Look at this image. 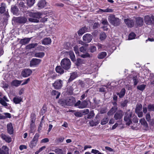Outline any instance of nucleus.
<instances>
[{
    "mask_svg": "<svg viewBox=\"0 0 154 154\" xmlns=\"http://www.w3.org/2000/svg\"><path fill=\"white\" fill-rule=\"evenodd\" d=\"M37 43H31L27 45L26 47V50L34 48L38 45Z\"/></svg>",
    "mask_w": 154,
    "mask_h": 154,
    "instance_id": "obj_25",
    "label": "nucleus"
},
{
    "mask_svg": "<svg viewBox=\"0 0 154 154\" xmlns=\"http://www.w3.org/2000/svg\"><path fill=\"white\" fill-rule=\"evenodd\" d=\"M7 128L8 133L10 134H12L13 132V128L12 124L11 123L8 124L7 125Z\"/></svg>",
    "mask_w": 154,
    "mask_h": 154,
    "instance_id": "obj_21",
    "label": "nucleus"
},
{
    "mask_svg": "<svg viewBox=\"0 0 154 154\" xmlns=\"http://www.w3.org/2000/svg\"><path fill=\"white\" fill-rule=\"evenodd\" d=\"M69 55L72 61H74L75 60V56L73 51H70L69 52Z\"/></svg>",
    "mask_w": 154,
    "mask_h": 154,
    "instance_id": "obj_40",
    "label": "nucleus"
},
{
    "mask_svg": "<svg viewBox=\"0 0 154 154\" xmlns=\"http://www.w3.org/2000/svg\"><path fill=\"white\" fill-rule=\"evenodd\" d=\"M99 122L97 121L96 122H94V121L92 120L91 121L89 122V124L91 126H96L99 124Z\"/></svg>",
    "mask_w": 154,
    "mask_h": 154,
    "instance_id": "obj_47",
    "label": "nucleus"
},
{
    "mask_svg": "<svg viewBox=\"0 0 154 154\" xmlns=\"http://www.w3.org/2000/svg\"><path fill=\"white\" fill-rule=\"evenodd\" d=\"M96 50V47L93 46L91 47L90 50L91 52H95Z\"/></svg>",
    "mask_w": 154,
    "mask_h": 154,
    "instance_id": "obj_57",
    "label": "nucleus"
},
{
    "mask_svg": "<svg viewBox=\"0 0 154 154\" xmlns=\"http://www.w3.org/2000/svg\"><path fill=\"white\" fill-rule=\"evenodd\" d=\"M146 119L148 122L151 123L150 116L149 113H148L146 114Z\"/></svg>",
    "mask_w": 154,
    "mask_h": 154,
    "instance_id": "obj_51",
    "label": "nucleus"
},
{
    "mask_svg": "<svg viewBox=\"0 0 154 154\" xmlns=\"http://www.w3.org/2000/svg\"><path fill=\"white\" fill-rule=\"evenodd\" d=\"M41 60L36 58H33L30 61V65L31 66H36L38 65L41 62Z\"/></svg>",
    "mask_w": 154,
    "mask_h": 154,
    "instance_id": "obj_16",
    "label": "nucleus"
},
{
    "mask_svg": "<svg viewBox=\"0 0 154 154\" xmlns=\"http://www.w3.org/2000/svg\"><path fill=\"white\" fill-rule=\"evenodd\" d=\"M136 113L137 114V115L138 117H141L143 116V114L142 112L138 111L137 112H136Z\"/></svg>",
    "mask_w": 154,
    "mask_h": 154,
    "instance_id": "obj_63",
    "label": "nucleus"
},
{
    "mask_svg": "<svg viewBox=\"0 0 154 154\" xmlns=\"http://www.w3.org/2000/svg\"><path fill=\"white\" fill-rule=\"evenodd\" d=\"M27 14L29 17L38 19H39L41 18V16L42 15V14L39 12L35 13L28 12Z\"/></svg>",
    "mask_w": 154,
    "mask_h": 154,
    "instance_id": "obj_5",
    "label": "nucleus"
},
{
    "mask_svg": "<svg viewBox=\"0 0 154 154\" xmlns=\"http://www.w3.org/2000/svg\"><path fill=\"white\" fill-rule=\"evenodd\" d=\"M11 10L12 12L14 14L17 15L18 14V9L16 6H12Z\"/></svg>",
    "mask_w": 154,
    "mask_h": 154,
    "instance_id": "obj_28",
    "label": "nucleus"
},
{
    "mask_svg": "<svg viewBox=\"0 0 154 154\" xmlns=\"http://www.w3.org/2000/svg\"><path fill=\"white\" fill-rule=\"evenodd\" d=\"M99 152L100 151L98 150L94 149H92L91 150V152L94 153V154H98L99 153Z\"/></svg>",
    "mask_w": 154,
    "mask_h": 154,
    "instance_id": "obj_64",
    "label": "nucleus"
},
{
    "mask_svg": "<svg viewBox=\"0 0 154 154\" xmlns=\"http://www.w3.org/2000/svg\"><path fill=\"white\" fill-rule=\"evenodd\" d=\"M22 80H13L11 83V85L12 86H14L16 87L19 86L22 82Z\"/></svg>",
    "mask_w": 154,
    "mask_h": 154,
    "instance_id": "obj_19",
    "label": "nucleus"
},
{
    "mask_svg": "<svg viewBox=\"0 0 154 154\" xmlns=\"http://www.w3.org/2000/svg\"><path fill=\"white\" fill-rule=\"evenodd\" d=\"M102 21V23L103 25L106 26L108 24V22L106 19H103Z\"/></svg>",
    "mask_w": 154,
    "mask_h": 154,
    "instance_id": "obj_56",
    "label": "nucleus"
},
{
    "mask_svg": "<svg viewBox=\"0 0 154 154\" xmlns=\"http://www.w3.org/2000/svg\"><path fill=\"white\" fill-rule=\"evenodd\" d=\"M30 81L29 78H28L24 81V82L21 84L22 85H23L27 84Z\"/></svg>",
    "mask_w": 154,
    "mask_h": 154,
    "instance_id": "obj_60",
    "label": "nucleus"
},
{
    "mask_svg": "<svg viewBox=\"0 0 154 154\" xmlns=\"http://www.w3.org/2000/svg\"><path fill=\"white\" fill-rule=\"evenodd\" d=\"M136 23L137 26H141L143 23V19L141 17H137L136 18Z\"/></svg>",
    "mask_w": 154,
    "mask_h": 154,
    "instance_id": "obj_23",
    "label": "nucleus"
},
{
    "mask_svg": "<svg viewBox=\"0 0 154 154\" xmlns=\"http://www.w3.org/2000/svg\"><path fill=\"white\" fill-rule=\"evenodd\" d=\"M51 95L53 96L57 95V96L56 97V98L57 99H58L60 95V93H59L57 91L54 90L52 91L51 92Z\"/></svg>",
    "mask_w": 154,
    "mask_h": 154,
    "instance_id": "obj_35",
    "label": "nucleus"
},
{
    "mask_svg": "<svg viewBox=\"0 0 154 154\" xmlns=\"http://www.w3.org/2000/svg\"><path fill=\"white\" fill-rule=\"evenodd\" d=\"M75 98L72 97H69L66 99L67 106H72L75 103Z\"/></svg>",
    "mask_w": 154,
    "mask_h": 154,
    "instance_id": "obj_10",
    "label": "nucleus"
},
{
    "mask_svg": "<svg viewBox=\"0 0 154 154\" xmlns=\"http://www.w3.org/2000/svg\"><path fill=\"white\" fill-rule=\"evenodd\" d=\"M14 21L18 23H24L27 21V19L24 17H15Z\"/></svg>",
    "mask_w": 154,
    "mask_h": 154,
    "instance_id": "obj_7",
    "label": "nucleus"
},
{
    "mask_svg": "<svg viewBox=\"0 0 154 154\" xmlns=\"http://www.w3.org/2000/svg\"><path fill=\"white\" fill-rule=\"evenodd\" d=\"M86 49L84 46H82L80 48V51L83 53L86 51Z\"/></svg>",
    "mask_w": 154,
    "mask_h": 154,
    "instance_id": "obj_59",
    "label": "nucleus"
},
{
    "mask_svg": "<svg viewBox=\"0 0 154 154\" xmlns=\"http://www.w3.org/2000/svg\"><path fill=\"white\" fill-rule=\"evenodd\" d=\"M148 110L149 111H154V105L153 104H149L148 106Z\"/></svg>",
    "mask_w": 154,
    "mask_h": 154,
    "instance_id": "obj_49",
    "label": "nucleus"
},
{
    "mask_svg": "<svg viewBox=\"0 0 154 154\" xmlns=\"http://www.w3.org/2000/svg\"><path fill=\"white\" fill-rule=\"evenodd\" d=\"M106 52H102L98 55V57L99 59H103L106 55Z\"/></svg>",
    "mask_w": 154,
    "mask_h": 154,
    "instance_id": "obj_38",
    "label": "nucleus"
},
{
    "mask_svg": "<svg viewBox=\"0 0 154 154\" xmlns=\"http://www.w3.org/2000/svg\"><path fill=\"white\" fill-rule=\"evenodd\" d=\"M89 112V110L88 109H84L82 111V113L83 114V115H86L88 114Z\"/></svg>",
    "mask_w": 154,
    "mask_h": 154,
    "instance_id": "obj_58",
    "label": "nucleus"
},
{
    "mask_svg": "<svg viewBox=\"0 0 154 154\" xmlns=\"http://www.w3.org/2000/svg\"><path fill=\"white\" fill-rule=\"evenodd\" d=\"M117 110V108L116 107H112L111 109L108 112L107 114L108 115H112Z\"/></svg>",
    "mask_w": 154,
    "mask_h": 154,
    "instance_id": "obj_34",
    "label": "nucleus"
},
{
    "mask_svg": "<svg viewBox=\"0 0 154 154\" xmlns=\"http://www.w3.org/2000/svg\"><path fill=\"white\" fill-rule=\"evenodd\" d=\"M123 113L121 110L117 112L115 114L114 117L116 120H120L122 117Z\"/></svg>",
    "mask_w": 154,
    "mask_h": 154,
    "instance_id": "obj_14",
    "label": "nucleus"
},
{
    "mask_svg": "<svg viewBox=\"0 0 154 154\" xmlns=\"http://www.w3.org/2000/svg\"><path fill=\"white\" fill-rule=\"evenodd\" d=\"M136 35L135 34L131 32L130 33L128 36V39L129 40H132L135 38Z\"/></svg>",
    "mask_w": 154,
    "mask_h": 154,
    "instance_id": "obj_43",
    "label": "nucleus"
},
{
    "mask_svg": "<svg viewBox=\"0 0 154 154\" xmlns=\"http://www.w3.org/2000/svg\"><path fill=\"white\" fill-rule=\"evenodd\" d=\"M2 138L7 142L9 143L11 141V138L9 136L2 134L1 135Z\"/></svg>",
    "mask_w": 154,
    "mask_h": 154,
    "instance_id": "obj_20",
    "label": "nucleus"
},
{
    "mask_svg": "<svg viewBox=\"0 0 154 154\" xmlns=\"http://www.w3.org/2000/svg\"><path fill=\"white\" fill-rule=\"evenodd\" d=\"M45 54L43 52H36L34 56L35 57L42 58L45 56Z\"/></svg>",
    "mask_w": 154,
    "mask_h": 154,
    "instance_id": "obj_31",
    "label": "nucleus"
},
{
    "mask_svg": "<svg viewBox=\"0 0 154 154\" xmlns=\"http://www.w3.org/2000/svg\"><path fill=\"white\" fill-rule=\"evenodd\" d=\"M0 154H9V149L6 146H3L0 148Z\"/></svg>",
    "mask_w": 154,
    "mask_h": 154,
    "instance_id": "obj_15",
    "label": "nucleus"
},
{
    "mask_svg": "<svg viewBox=\"0 0 154 154\" xmlns=\"http://www.w3.org/2000/svg\"><path fill=\"white\" fill-rule=\"evenodd\" d=\"M37 5L40 8H42L46 6V2L45 0H41L38 2Z\"/></svg>",
    "mask_w": 154,
    "mask_h": 154,
    "instance_id": "obj_18",
    "label": "nucleus"
},
{
    "mask_svg": "<svg viewBox=\"0 0 154 154\" xmlns=\"http://www.w3.org/2000/svg\"><path fill=\"white\" fill-rule=\"evenodd\" d=\"M64 4L62 3H57L55 5V6L57 7H63L64 6Z\"/></svg>",
    "mask_w": 154,
    "mask_h": 154,
    "instance_id": "obj_62",
    "label": "nucleus"
},
{
    "mask_svg": "<svg viewBox=\"0 0 154 154\" xmlns=\"http://www.w3.org/2000/svg\"><path fill=\"white\" fill-rule=\"evenodd\" d=\"M1 6L0 7V13L3 14L5 13L4 15L5 16V18L9 17L8 10L6 9V5L5 3H2L1 4Z\"/></svg>",
    "mask_w": 154,
    "mask_h": 154,
    "instance_id": "obj_3",
    "label": "nucleus"
},
{
    "mask_svg": "<svg viewBox=\"0 0 154 154\" xmlns=\"http://www.w3.org/2000/svg\"><path fill=\"white\" fill-rule=\"evenodd\" d=\"M74 114L75 116L79 117H81L83 116V114L79 112H75L74 113Z\"/></svg>",
    "mask_w": 154,
    "mask_h": 154,
    "instance_id": "obj_54",
    "label": "nucleus"
},
{
    "mask_svg": "<svg viewBox=\"0 0 154 154\" xmlns=\"http://www.w3.org/2000/svg\"><path fill=\"white\" fill-rule=\"evenodd\" d=\"M133 79L134 85H136L138 82V80L137 79V76H134L133 77Z\"/></svg>",
    "mask_w": 154,
    "mask_h": 154,
    "instance_id": "obj_53",
    "label": "nucleus"
},
{
    "mask_svg": "<svg viewBox=\"0 0 154 154\" xmlns=\"http://www.w3.org/2000/svg\"><path fill=\"white\" fill-rule=\"evenodd\" d=\"M59 103L63 106H65L66 105H67L66 99H61L59 100Z\"/></svg>",
    "mask_w": 154,
    "mask_h": 154,
    "instance_id": "obj_41",
    "label": "nucleus"
},
{
    "mask_svg": "<svg viewBox=\"0 0 154 154\" xmlns=\"http://www.w3.org/2000/svg\"><path fill=\"white\" fill-rule=\"evenodd\" d=\"M87 105V102L85 100L83 101L79 107V108L83 109L85 108Z\"/></svg>",
    "mask_w": 154,
    "mask_h": 154,
    "instance_id": "obj_37",
    "label": "nucleus"
},
{
    "mask_svg": "<svg viewBox=\"0 0 154 154\" xmlns=\"http://www.w3.org/2000/svg\"><path fill=\"white\" fill-rule=\"evenodd\" d=\"M29 21L33 23H38L39 20L38 19L33 18H30L28 19Z\"/></svg>",
    "mask_w": 154,
    "mask_h": 154,
    "instance_id": "obj_48",
    "label": "nucleus"
},
{
    "mask_svg": "<svg viewBox=\"0 0 154 154\" xmlns=\"http://www.w3.org/2000/svg\"><path fill=\"white\" fill-rule=\"evenodd\" d=\"M81 57L83 58H86L87 57H90L91 56L88 53H86L85 54L81 55Z\"/></svg>",
    "mask_w": 154,
    "mask_h": 154,
    "instance_id": "obj_55",
    "label": "nucleus"
},
{
    "mask_svg": "<svg viewBox=\"0 0 154 154\" xmlns=\"http://www.w3.org/2000/svg\"><path fill=\"white\" fill-rule=\"evenodd\" d=\"M56 71L57 73L60 74L64 73V70L60 66H58L56 68Z\"/></svg>",
    "mask_w": 154,
    "mask_h": 154,
    "instance_id": "obj_32",
    "label": "nucleus"
},
{
    "mask_svg": "<svg viewBox=\"0 0 154 154\" xmlns=\"http://www.w3.org/2000/svg\"><path fill=\"white\" fill-rule=\"evenodd\" d=\"M53 86L56 89H60L62 86V81L60 80H58L53 84Z\"/></svg>",
    "mask_w": 154,
    "mask_h": 154,
    "instance_id": "obj_11",
    "label": "nucleus"
},
{
    "mask_svg": "<svg viewBox=\"0 0 154 154\" xmlns=\"http://www.w3.org/2000/svg\"><path fill=\"white\" fill-rule=\"evenodd\" d=\"M14 102L16 104L19 103L22 100V98L21 97H16L13 98Z\"/></svg>",
    "mask_w": 154,
    "mask_h": 154,
    "instance_id": "obj_26",
    "label": "nucleus"
},
{
    "mask_svg": "<svg viewBox=\"0 0 154 154\" xmlns=\"http://www.w3.org/2000/svg\"><path fill=\"white\" fill-rule=\"evenodd\" d=\"M31 40V38H25L21 39L20 43L22 45H25L28 43Z\"/></svg>",
    "mask_w": 154,
    "mask_h": 154,
    "instance_id": "obj_22",
    "label": "nucleus"
},
{
    "mask_svg": "<svg viewBox=\"0 0 154 154\" xmlns=\"http://www.w3.org/2000/svg\"><path fill=\"white\" fill-rule=\"evenodd\" d=\"M108 20L109 22L114 26H117L120 24L119 19L113 15H111L108 16Z\"/></svg>",
    "mask_w": 154,
    "mask_h": 154,
    "instance_id": "obj_1",
    "label": "nucleus"
},
{
    "mask_svg": "<svg viewBox=\"0 0 154 154\" xmlns=\"http://www.w3.org/2000/svg\"><path fill=\"white\" fill-rule=\"evenodd\" d=\"M78 76L77 72H74L73 73H71V75L70 78L69 79V81L70 82L74 79H75Z\"/></svg>",
    "mask_w": 154,
    "mask_h": 154,
    "instance_id": "obj_30",
    "label": "nucleus"
},
{
    "mask_svg": "<svg viewBox=\"0 0 154 154\" xmlns=\"http://www.w3.org/2000/svg\"><path fill=\"white\" fill-rule=\"evenodd\" d=\"M132 112L128 111L125 113V116L124 117V120L126 122V124L129 125L132 123L131 118L132 116Z\"/></svg>",
    "mask_w": 154,
    "mask_h": 154,
    "instance_id": "obj_4",
    "label": "nucleus"
},
{
    "mask_svg": "<svg viewBox=\"0 0 154 154\" xmlns=\"http://www.w3.org/2000/svg\"><path fill=\"white\" fill-rule=\"evenodd\" d=\"M142 105L141 104H138L137 105L135 109V112H137L141 110L142 109Z\"/></svg>",
    "mask_w": 154,
    "mask_h": 154,
    "instance_id": "obj_46",
    "label": "nucleus"
},
{
    "mask_svg": "<svg viewBox=\"0 0 154 154\" xmlns=\"http://www.w3.org/2000/svg\"><path fill=\"white\" fill-rule=\"evenodd\" d=\"M94 114L93 111H91L90 112L88 115L87 118L91 119L94 116Z\"/></svg>",
    "mask_w": 154,
    "mask_h": 154,
    "instance_id": "obj_50",
    "label": "nucleus"
},
{
    "mask_svg": "<svg viewBox=\"0 0 154 154\" xmlns=\"http://www.w3.org/2000/svg\"><path fill=\"white\" fill-rule=\"evenodd\" d=\"M54 151L57 154H63L62 150L60 149H56L54 150Z\"/></svg>",
    "mask_w": 154,
    "mask_h": 154,
    "instance_id": "obj_42",
    "label": "nucleus"
},
{
    "mask_svg": "<svg viewBox=\"0 0 154 154\" xmlns=\"http://www.w3.org/2000/svg\"><path fill=\"white\" fill-rule=\"evenodd\" d=\"M109 121V119L107 117H105L103 119L101 122L100 124L103 125L107 123Z\"/></svg>",
    "mask_w": 154,
    "mask_h": 154,
    "instance_id": "obj_39",
    "label": "nucleus"
},
{
    "mask_svg": "<svg viewBox=\"0 0 154 154\" xmlns=\"http://www.w3.org/2000/svg\"><path fill=\"white\" fill-rule=\"evenodd\" d=\"M124 22L128 27H132L134 25V21L131 18H127L124 19Z\"/></svg>",
    "mask_w": 154,
    "mask_h": 154,
    "instance_id": "obj_6",
    "label": "nucleus"
},
{
    "mask_svg": "<svg viewBox=\"0 0 154 154\" xmlns=\"http://www.w3.org/2000/svg\"><path fill=\"white\" fill-rule=\"evenodd\" d=\"M106 35L104 32H102L100 34V38L101 40H104L106 38Z\"/></svg>",
    "mask_w": 154,
    "mask_h": 154,
    "instance_id": "obj_45",
    "label": "nucleus"
},
{
    "mask_svg": "<svg viewBox=\"0 0 154 154\" xmlns=\"http://www.w3.org/2000/svg\"><path fill=\"white\" fill-rule=\"evenodd\" d=\"M88 31L87 28L86 27H83L80 29L78 31V33L79 35H82L84 33Z\"/></svg>",
    "mask_w": 154,
    "mask_h": 154,
    "instance_id": "obj_24",
    "label": "nucleus"
},
{
    "mask_svg": "<svg viewBox=\"0 0 154 154\" xmlns=\"http://www.w3.org/2000/svg\"><path fill=\"white\" fill-rule=\"evenodd\" d=\"M146 85L144 84L137 86V89L141 91H143L145 88Z\"/></svg>",
    "mask_w": 154,
    "mask_h": 154,
    "instance_id": "obj_44",
    "label": "nucleus"
},
{
    "mask_svg": "<svg viewBox=\"0 0 154 154\" xmlns=\"http://www.w3.org/2000/svg\"><path fill=\"white\" fill-rule=\"evenodd\" d=\"M125 92V89L124 88H123L120 93H118L117 94V95L119 96L120 98H122L124 96Z\"/></svg>",
    "mask_w": 154,
    "mask_h": 154,
    "instance_id": "obj_36",
    "label": "nucleus"
},
{
    "mask_svg": "<svg viewBox=\"0 0 154 154\" xmlns=\"http://www.w3.org/2000/svg\"><path fill=\"white\" fill-rule=\"evenodd\" d=\"M96 46L98 47V49L100 50L102 49L104 50L105 48V46L100 44H97Z\"/></svg>",
    "mask_w": 154,
    "mask_h": 154,
    "instance_id": "obj_52",
    "label": "nucleus"
},
{
    "mask_svg": "<svg viewBox=\"0 0 154 154\" xmlns=\"http://www.w3.org/2000/svg\"><path fill=\"white\" fill-rule=\"evenodd\" d=\"M144 20L146 24L150 25L152 23H154V16H152L150 17L148 15L146 16L145 17Z\"/></svg>",
    "mask_w": 154,
    "mask_h": 154,
    "instance_id": "obj_9",
    "label": "nucleus"
},
{
    "mask_svg": "<svg viewBox=\"0 0 154 154\" xmlns=\"http://www.w3.org/2000/svg\"><path fill=\"white\" fill-rule=\"evenodd\" d=\"M32 71L29 69H25L21 72V75L24 77H26L29 76L32 73Z\"/></svg>",
    "mask_w": 154,
    "mask_h": 154,
    "instance_id": "obj_12",
    "label": "nucleus"
},
{
    "mask_svg": "<svg viewBox=\"0 0 154 154\" xmlns=\"http://www.w3.org/2000/svg\"><path fill=\"white\" fill-rule=\"evenodd\" d=\"M76 54H79V52L78 50V47L77 46H75L73 48Z\"/></svg>",
    "mask_w": 154,
    "mask_h": 154,
    "instance_id": "obj_61",
    "label": "nucleus"
},
{
    "mask_svg": "<svg viewBox=\"0 0 154 154\" xmlns=\"http://www.w3.org/2000/svg\"><path fill=\"white\" fill-rule=\"evenodd\" d=\"M25 3H27L28 6L31 7L35 3V0H24Z\"/></svg>",
    "mask_w": 154,
    "mask_h": 154,
    "instance_id": "obj_29",
    "label": "nucleus"
},
{
    "mask_svg": "<svg viewBox=\"0 0 154 154\" xmlns=\"http://www.w3.org/2000/svg\"><path fill=\"white\" fill-rule=\"evenodd\" d=\"M92 36L89 34L87 33L84 35L83 36V39L86 43L90 42L92 39Z\"/></svg>",
    "mask_w": 154,
    "mask_h": 154,
    "instance_id": "obj_8",
    "label": "nucleus"
},
{
    "mask_svg": "<svg viewBox=\"0 0 154 154\" xmlns=\"http://www.w3.org/2000/svg\"><path fill=\"white\" fill-rule=\"evenodd\" d=\"M140 122L141 125L143 126L144 129H145L146 130L148 129V124L144 118L141 119L140 120Z\"/></svg>",
    "mask_w": 154,
    "mask_h": 154,
    "instance_id": "obj_17",
    "label": "nucleus"
},
{
    "mask_svg": "<svg viewBox=\"0 0 154 154\" xmlns=\"http://www.w3.org/2000/svg\"><path fill=\"white\" fill-rule=\"evenodd\" d=\"M62 67L65 69H69L71 66V62L68 58H64L61 62Z\"/></svg>",
    "mask_w": 154,
    "mask_h": 154,
    "instance_id": "obj_2",
    "label": "nucleus"
},
{
    "mask_svg": "<svg viewBox=\"0 0 154 154\" xmlns=\"http://www.w3.org/2000/svg\"><path fill=\"white\" fill-rule=\"evenodd\" d=\"M51 43V39L49 38H47L44 39L42 42V43L44 45H48Z\"/></svg>",
    "mask_w": 154,
    "mask_h": 154,
    "instance_id": "obj_27",
    "label": "nucleus"
},
{
    "mask_svg": "<svg viewBox=\"0 0 154 154\" xmlns=\"http://www.w3.org/2000/svg\"><path fill=\"white\" fill-rule=\"evenodd\" d=\"M9 101V100L5 96H4L3 98L0 97V103L5 107L8 106V104L6 102Z\"/></svg>",
    "mask_w": 154,
    "mask_h": 154,
    "instance_id": "obj_13",
    "label": "nucleus"
},
{
    "mask_svg": "<svg viewBox=\"0 0 154 154\" xmlns=\"http://www.w3.org/2000/svg\"><path fill=\"white\" fill-rule=\"evenodd\" d=\"M37 141L36 140L32 139L29 144V147L31 148L35 147L37 144Z\"/></svg>",
    "mask_w": 154,
    "mask_h": 154,
    "instance_id": "obj_33",
    "label": "nucleus"
}]
</instances>
